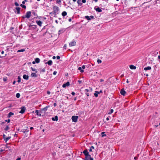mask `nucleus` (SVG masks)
I'll use <instances>...</instances> for the list:
<instances>
[{
    "instance_id": "nucleus-1",
    "label": "nucleus",
    "mask_w": 160,
    "mask_h": 160,
    "mask_svg": "<svg viewBox=\"0 0 160 160\" xmlns=\"http://www.w3.org/2000/svg\"><path fill=\"white\" fill-rule=\"evenodd\" d=\"M83 153L85 156V160H93V159L91 157V155L89 154L87 149L84 150L83 152Z\"/></svg>"
},
{
    "instance_id": "nucleus-2",
    "label": "nucleus",
    "mask_w": 160,
    "mask_h": 160,
    "mask_svg": "<svg viewBox=\"0 0 160 160\" xmlns=\"http://www.w3.org/2000/svg\"><path fill=\"white\" fill-rule=\"evenodd\" d=\"M31 14V11H28L26 12V14L25 16L21 17V18L24 19L25 18H29Z\"/></svg>"
},
{
    "instance_id": "nucleus-3",
    "label": "nucleus",
    "mask_w": 160,
    "mask_h": 160,
    "mask_svg": "<svg viewBox=\"0 0 160 160\" xmlns=\"http://www.w3.org/2000/svg\"><path fill=\"white\" fill-rule=\"evenodd\" d=\"M49 107V106H46L45 107L43 108H41L40 110V112L41 113H45V112L47 111L48 108Z\"/></svg>"
},
{
    "instance_id": "nucleus-4",
    "label": "nucleus",
    "mask_w": 160,
    "mask_h": 160,
    "mask_svg": "<svg viewBox=\"0 0 160 160\" xmlns=\"http://www.w3.org/2000/svg\"><path fill=\"white\" fill-rule=\"evenodd\" d=\"M78 116H73L72 117V121L75 122H77L78 118Z\"/></svg>"
},
{
    "instance_id": "nucleus-5",
    "label": "nucleus",
    "mask_w": 160,
    "mask_h": 160,
    "mask_svg": "<svg viewBox=\"0 0 160 160\" xmlns=\"http://www.w3.org/2000/svg\"><path fill=\"white\" fill-rule=\"evenodd\" d=\"M85 91L86 92L85 93V94L87 96H89V92H91L92 91V88H90V87H89V89H85Z\"/></svg>"
},
{
    "instance_id": "nucleus-6",
    "label": "nucleus",
    "mask_w": 160,
    "mask_h": 160,
    "mask_svg": "<svg viewBox=\"0 0 160 160\" xmlns=\"http://www.w3.org/2000/svg\"><path fill=\"white\" fill-rule=\"evenodd\" d=\"M85 18L88 21H90L91 19H94V17L93 16L91 15L89 16H86L85 17Z\"/></svg>"
},
{
    "instance_id": "nucleus-7",
    "label": "nucleus",
    "mask_w": 160,
    "mask_h": 160,
    "mask_svg": "<svg viewBox=\"0 0 160 160\" xmlns=\"http://www.w3.org/2000/svg\"><path fill=\"white\" fill-rule=\"evenodd\" d=\"M76 43L75 41L74 40H73L70 43H69V46L72 47L75 46Z\"/></svg>"
},
{
    "instance_id": "nucleus-8",
    "label": "nucleus",
    "mask_w": 160,
    "mask_h": 160,
    "mask_svg": "<svg viewBox=\"0 0 160 160\" xmlns=\"http://www.w3.org/2000/svg\"><path fill=\"white\" fill-rule=\"evenodd\" d=\"M59 11V8L58 7L55 6L53 7V12H56L58 14V12Z\"/></svg>"
},
{
    "instance_id": "nucleus-9",
    "label": "nucleus",
    "mask_w": 160,
    "mask_h": 160,
    "mask_svg": "<svg viewBox=\"0 0 160 160\" xmlns=\"http://www.w3.org/2000/svg\"><path fill=\"white\" fill-rule=\"evenodd\" d=\"M26 109V108L24 107H22L21 108V110L19 112L21 114H23L24 113Z\"/></svg>"
},
{
    "instance_id": "nucleus-10",
    "label": "nucleus",
    "mask_w": 160,
    "mask_h": 160,
    "mask_svg": "<svg viewBox=\"0 0 160 160\" xmlns=\"http://www.w3.org/2000/svg\"><path fill=\"white\" fill-rule=\"evenodd\" d=\"M107 5V3H106L105 4L104 3V2H103L101 4H100L99 6L100 7H101L102 9H104V8H105V7Z\"/></svg>"
},
{
    "instance_id": "nucleus-11",
    "label": "nucleus",
    "mask_w": 160,
    "mask_h": 160,
    "mask_svg": "<svg viewBox=\"0 0 160 160\" xmlns=\"http://www.w3.org/2000/svg\"><path fill=\"white\" fill-rule=\"evenodd\" d=\"M120 93L123 96H124L125 95V94L126 93V92L125 91L124 88H122L120 91Z\"/></svg>"
},
{
    "instance_id": "nucleus-12",
    "label": "nucleus",
    "mask_w": 160,
    "mask_h": 160,
    "mask_svg": "<svg viewBox=\"0 0 160 160\" xmlns=\"http://www.w3.org/2000/svg\"><path fill=\"white\" fill-rule=\"evenodd\" d=\"M70 85V83L69 82H67L66 83L63 84L62 87L63 88H65L67 86H68Z\"/></svg>"
},
{
    "instance_id": "nucleus-13",
    "label": "nucleus",
    "mask_w": 160,
    "mask_h": 160,
    "mask_svg": "<svg viewBox=\"0 0 160 160\" xmlns=\"http://www.w3.org/2000/svg\"><path fill=\"white\" fill-rule=\"evenodd\" d=\"M57 14V13L53 11L50 13V14H51L52 16H53L54 17H57L56 16Z\"/></svg>"
},
{
    "instance_id": "nucleus-14",
    "label": "nucleus",
    "mask_w": 160,
    "mask_h": 160,
    "mask_svg": "<svg viewBox=\"0 0 160 160\" xmlns=\"http://www.w3.org/2000/svg\"><path fill=\"white\" fill-rule=\"evenodd\" d=\"M23 78L24 79L28 80L29 79V76L28 75L24 74L23 76Z\"/></svg>"
},
{
    "instance_id": "nucleus-15",
    "label": "nucleus",
    "mask_w": 160,
    "mask_h": 160,
    "mask_svg": "<svg viewBox=\"0 0 160 160\" xmlns=\"http://www.w3.org/2000/svg\"><path fill=\"white\" fill-rule=\"evenodd\" d=\"M15 8L16 10L17 14H20L21 8L19 7H16Z\"/></svg>"
},
{
    "instance_id": "nucleus-16",
    "label": "nucleus",
    "mask_w": 160,
    "mask_h": 160,
    "mask_svg": "<svg viewBox=\"0 0 160 160\" xmlns=\"http://www.w3.org/2000/svg\"><path fill=\"white\" fill-rule=\"evenodd\" d=\"M95 9L96 10V11L98 12H102V10L99 7H97V8H95Z\"/></svg>"
},
{
    "instance_id": "nucleus-17",
    "label": "nucleus",
    "mask_w": 160,
    "mask_h": 160,
    "mask_svg": "<svg viewBox=\"0 0 160 160\" xmlns=\"http://www.w3.org/2000/svg\"><path fill=\"white\" fill-rule=\"evenodd\" d=\"M36 22L37 24L39 26L41 27L42 26V22L41 21H36Z\"/></svg>"
},
{
    "instance_id": "nucleus-18",
    "label": "nucleus",
    "mask_w": 160,
    "mask_h": 160,
    "mask_svg": "<svg viewBox=\"0 0 160 160\" xmlns=\"http://www.w3.org/2000/svg\"><path fill=\"white\" fill-rule=\"evenodd\" d=\"M52 120L53 121H57L58 120V117L57 116H56L54 118H52Z\"/></svg>"
},
{
    "instance_id": "nucleus-19",
    "label": "nucleus",
    "mask_w": 160,
    "mask_h": 160,
    "mask_svg": "<svg viewBox=\"0 0 160 160\" xmlns=\"http://www.w3.org/2000/svg\"><path fill=\"white\" fill-rule=\"evenodd\" d=\"M35 112L36 113L37 115L39 116H41V114L40 112V111L39 112L38 110H36Z\"/></svg>"
},
{
    "instance_id": "nucleus-20",
    "label": "nucleus",
    "mask_w": 160,
    "mask_h": 160,
    "mask_svg": "<svg viewBox=\"0 0 160 160\" xmlns=\"http://www.w3.org/2000/svg\"><path fill=\"white\" fill-rule=\"evenodd\" d=\"M46 64H48L49 65H51L52 64V62L51 60H49L47 62L45 63Z\"/></svg>"
},
{
    "instance_id": "nucleus-21",
    "label": "nucleus",
    "mask_w": 160,
    "mask_h": 160,
    "mask_svg": "<svg viewBox=\"0 0 160 160\" xmlns=\"http://www.w3.org/2000/svg\"><path fill=\"white\" fill-rule=\"evenodd\" d=\"M65 30H66L64 29H63L62 30H59L58 31L59 34H60V33H62L64 32L65 31Z\"/></svg>"
},
{
    "instance_id": "nucleus-22",
    "label": "nucleus",
    "mask_w": 160,
    "mask_h": 160,
    "mask_svg": "<svg viewBox=\"0 0 160 160\" xmlns=\"http://www.w3.org/2000/svg\"><path fill=\"white\" fill-rule=\"evenodd\" d=\"M151 69V67L150 66H148L146 67H145L144 68V70L145 71H147L148 70H150Z\"/></svg>"
},
{
    "instance_id": "nucleus-23",
    "label": "nucleus",
    "mask_w": 160,
    "mask_h": 160,
    "mask_svg": "<svg viewBox=\"0 0 160 160\" xmlns=\"http://www.w3.org/2000/svg\"><path fill=\"white\" fill-rule=\"evenodd\" d=\"M77 2L80 6H81L82 4L81 0H78L77 1Z\"/></svg>"
},
{
    "instance_id": "nucleus-24",
    "label": "nucleus",
    "mask_w": 160,
    "mask_h": 160,
    "mask_svg": "<svg viewBox=\"0 0 160 160\" xmlns=\"http://www.w3.org/2000/svg\"><path fill=\"white\" fill-rule=\"evenodd\" d=\"M13 115L14 113H12V112H10L8 114L7 117L8 118H10L11 116Z\"/></svg>"
},
{
    "instance_id": "nucleus-25",
    "label": "nucleus",
    "mask_w": 160,
    "mask_h": 160,
    "mask_svg": "<svg viewBox=\"0 0 160 160\" xmlns=\"http://www.w3.org/2000/svg\"><path fill=\"white\" fill-rule=\"evenodd\" d=\"M129 67L131 69H135L136 68V66L132 65H131Z\"/></svg>"
},
{
    "instance_id": "nucleus-26",
    "label": "nucleus",
    "mask_w": 160,
    "mask_h": 160,
    "mask_svg": "<svg viewBox=\"0 0 160 160\" xmlns=\"http://www.w3.org/2000/svg\"><path fill=\"white\" fill-rule=\"evenodd\" d=\"M62 15L64 17L67 15V12L66 11H63L62 12Z\"/></svg>"
},
{
    "instance_id": "nucleus-27",
    "label": "nucleus",
    "mask_w": 160,
    "mask_h": 160,
    "mask_svg": "<svg viewBox=\"0 0 160 160\" xmlns=\"http://www.w3.org/2000/svg\"><path fill=\"white\" fill-rule=\"evenodd\" d=\"M35 62L37 63H39V62H40V59L38 58H35Z\"/></svg>"
},
{
    "instance_id": "nucleus-28",
    "label": "nucleus",
    "mask_w": 160,
    "mask_h": 160,
    "mask_svg": "<svg viewBox=\"0 0 160 160\" xmlns=\"http://www.w3.org/2000/svg\"><path fill=\"white\" fill-rule=\"evenodd\" d=\"M31 76L32 77H37V75L35 73L32 72L31 74Z\"/></svg>"
},
{
    "instance_id": "nucleus-29",
    "label": "nucleus",
    "mask_w": 160,
    "mask_h": 160,
    "mask_svg": "<svg viewBox=\"0 0 160 160\" xmlns=\"http://www.w3.org/2000/svg\"><path fill=\"white\" fill-rule=\"evenodd\" d=\"M11 138V137H8L7 138H6L5 139H4V140L5 141V142H6L8 140L10 139Z\"/></svg>"
},
{
    "instance_id": "nucleus-30",
    "label": "nucleus",
    "mask_w": 160,
    "mask_h": 160,
    "mask_svg": "<svg viewBox=\"0 0 160 160\" xmlns=\"http://www.w3.org/2000/svg\"><path fill=\"white\" fill-rule=\"evenodd\" d=\"M21 131L24 133H25L26 132H28L29 131V130L27 129H22V130Z\"/></svg>"
},
{
    "instance_id": "nucleus-31",
    "label": "nucleus",
    "mask_w": 160,
    "mask_h": 160,
    "mask_svg": "<svg viewBox=\"0 0 160 160\" xmlns=\"http://www.w3.org/2000/svg\"><path fill=\"white\" fill-rule=\"evenodd\" d=\"M29 27H32V28L35 29L37 28V25H30Z\"/></svg>"
},
{
    "instance_id": "nucleus-32",
    "label": "nucleus",
    "mask_w": 160,
    "mask_h": 160,
    "mask_svg": "<svg viewBox=\"0 0 160 160\" xmlns=\"http://www.w3.org/2000/svg\"><path fill=\"white\" fill-rule=\"evenodd\" d=\"M10 127H9L8 126H7L4 129V130L5 131H8L9 129H10Z\"/></svg>"
},
{
    "instance_id": "nucleus-33",
    "label": "nucleus",
    "mask_w": 160,
    "mask_h": 160,
    "mask_svg": "<svg viewBox=\"0 0 160 160\" xmlns=\"http://www.w3.org/2000/svg\"><path fill=\"white\" fill-rule=\"evenodd\" d=\"M18 80L17 82L18 83L20 82H21V78L20 77V76H18Z\"/></svg>"
},
{
    "instance_id": "nucleus-34",
    "label": "nucleus",
    "mask_w": 160,
    "mask_h": 160,
    "mask_svg": "<svg viewBox=\"0 0 160 160\" xmlns=\"http://www.w3.org/2000/svg\"><path fill=\"white\" fill-rule=\"evenodd\" d=\"M31 70H32V71H35V72L36 73H37V72L38 71H37V70H36V69H35V68H33L32 67H31Z\"/></svg>"
},
{
    "instance_id": "nucleus-35",
    "label": "nucleus",
    "mask_w": 160,
    "mask_h": 160,
    "mask_svg": "<svg viewBox=\"0 0 160 160\" xmlns=\"http://www.w3.org/2000/svg\"><path fill=\"white\" fill-rule=\"evenodd\" d=\"M105 132H102L101 133L102 137H104V136H106V135L105 134Z\"/></svg>"
},
{
    "instance_id": "nucleus-36",
    "label": "nucleus",
    "mask_w": 160,
    "mask_h": 160,
    "mask_svg": "<svg viewBox=\"0 0 160 160\" xmlns=\"http://www.w3.org/2000/svg\"><path fill=\"white\" fill-rule=\"evenodd\" d=\"M25 51V49H21L20 50H19L18 51V52H23Z\"/></svg>"
},
{
    "instance_id": "nucleus-37",
    "label": "nucleus",
    "mask_w": 160,
    "mask_h": 160,
    "mask_svg": "<svg viewBox=\"0 0 160 160\" xmlns=\"http://www.w3.org/2000/svg\"><path fill=\"white\" fill-rule=\"evenodd\" d=\"M20 96V94L19 93H17L16 94V97L18 98H19Z\"/></svg>"
},
{
    "instance_id": "nucleus-38",
    "label": "nucleus",
    "mask_w": 160,
    "mask_h": 160,
    "mask_svg": "<svg viewBox=\"0 0 160 160\" xmlns=\"http://www.w3.org/2000/svg\"><path fill=\"white\" fill-rule=\"evenodd\" d=\"M95 92L98 93V94H99L100 93H102V90H100V91L99 92L98 91H95Z\"/></svg>"
},
{
    "instance_id": "nucleus-39",
    "label": "nucleus",
    "mask_w": 160,
    "mask_h": 160,
    "mask_svg": "<svg viewBox=\"0 0 160 160\" xmlns=\"http://www.w3.org/2000/svg\"><path fill=\"white\" fill-rule=\"evenodd\" d=\"M20 6L22 7L23 8H24V9H26V8L25 5H22V4H21L20 5Z\"/></svg>"
},
{
    "instance_id": "nucleus-40",
    "label": "nucleus",
    "mask_w": 160,
    "mask_h": 160,
    "mask_svg": "<svg viewBox=\"0 0 160 160\" xmlns=\"http://www.w3.org/2000/svg\"><path fill=\"white\" fill-rule=\"evenodd\" d=\"M113 112V110L112 109H111L110 110V112H108V114H110Z\"/></svg>"
},
{
    "instance_id": "nucleus-41",
    "label": "nucleus",
    "mask_w": 160,
    "mask_h": 160,
    "mask_svg": "<svg viewBox=\"0 0 160 160\" xmlns=\"http://www.w3.org/2000/svg\"><path fill=\"white\" fill-rule=\"evenodd\" d=\"M56 2L57 3L60 4L61 3V0H57Z\"/></svg>"
},
{
    "instance_id": "nucleus-42",
    "label": "nucleus",
    "mask_w": 160,
    "mask_h": 160,
    "mask_svg": "<svg viewBox=\"0 0 160 160\" xmlns=\"http://www.w3.org/2000/svg\"><path fill=\"white\" fill-rule=\"evenodd\" d=\"M97 62L99 64V63H101L102 62V61L101 60H100V59H98L97 61Z\"/></svg>"
},
{
    "instance_id": "nucleus-43",
    "label": "nucleus",
    "mask_w": 160,
    "mask_h": 160,
    "mask_svg": "<svg viewBox=\"0 0 160 160\" xmlns=\"http://www.w3.org/2000/svg\"><path fill=\"white\" fill-rule=\"evenodd\" d=\"M94 95L95 97H97L98 96V93L97 92H95V93H94Z\"/></svg>"
},
{
    "instance_id": "nucleus-44",
    "label": "nucleus",
    "mask_w": 160,
    "mask_h": 160,
    "mask_svg": "<svg viewBox=\"0 0 160 160\" xmlns=\"http://www.w3.org/2000/svg\"><path fill=\"white\" fill-rule=\"evenodd\" d=\"M14 4L16 6H19L18 3L17 2H15Z\"/></svg>"
},
{
    "instance_id": "nucleus-45",
    "label": "nucleus",
    "mask_w": 160,
    "mask_h": 160,
    "mask_svg": "<svg viewBox=\"0 0 160 160\" xmlns=\"http://www.w3.org/2000/svg\"><path fill=\"white\" fill-rule=\"evenodd\" d=\"M5 151V149H2L1 148L0 150V152H4Z\"/></svg>"
},
{
    "instance_id": "nucleus-46",
    "label": "nucleus",
    "mask_w": 160,
    "mask_h": 160,
    "mask_svg": "<svg viewBox=\"0 0 160 160\" xmlns=\"http://www.w3.org/2000/svg\"><path fill=\"white\" fill-rule=\"evenodd\" d=\"M155 3L154 4H156L157 3H159L158 2H160V1H159V0H155Z\"/></svg>"
},
{
    "instance_id": "nucleus-47",
    "label": "nucleus",
    "mask_w": 160,
    "mask_h": 160,
    "mask_svg": "<svg viewBox=\"0 0 160 160\" xmlns=\"http://www.w3.org/2000/svg\"><path fill=\"white\" fill-rule=\"evenodd\" d=\"M32 14L35 16H37V14L34 11L32 12Z\"/></svg>"
},
{
    "instance_id": "nucleus-48",
    "label": "nucleus",
    "mask_w": 160,
    "mask_h": 160,
    "mask_svg": "<svg viewBox=\"0 0 160 160\" xmlns=\"http://www.w3.org/2000/svg\"><path fill=\"white\" fill-rule=\"evenodd\" d=\"M3 80L5 82L7 80V77H4L3 78Z\"/></svg>"
},
{
    "instance_id": "nucleus-49",
    "label": "nucleus",
    "mask_w": 160,
    "mask_h": 160,
    "mask_svg": "<svg viewBox=\"0 0 160 160\" xmlns=\"http://www.w3.org/2000/svg\"><path fill=\"white\" fill-rule=\"evenodd\" d=\"M41 72H45V68H43L41 70Z\"/></svg>"
},
{
    "instance_id": "nucleus-50",
    "label": "nucleus",
    "mask_w": 160,
    "mask_h": 160,
    "mask_svg": "<svg viewBox=\"0 0 160 160\" xmlns=\"http://www.w3.org/2000/svg\"><path fill=\"white\" fill-rule=\"evenodd\" d=\"M8 143H7L6 145H5L6 148H9L10 146H8Z\"/></svg>"
},
{
    "instance_id": "nucleus-51",
    "label": "nucleus",
    "mask_w": 160,
    "mask_h": 160,
    "mask_svg": "<svg viewBox=\"0 0 160 160\" xmlns=\"http://www.w3.org/2000/svg\"><path fill=\"white\" fill-rule=\"evenodd\" d=\"M5 122H7L8 123H9L10 122V119H8V120H6L5 121Z\"/></svg>"
},
{
    "instance_id": "nucleus-52",
    "label": "nucleus",
    "mask_w": 160,
    "mask_h": 160,
    "mask_svg": "<svg viewBox=\"0 0 160 160\" xmlns=\"http://www.w3.org/2000/svg\"><path fill=\"white\" fill-rule=\"evenodd\" d=\"M57 73V72L56 71H54L53 72V74L54 75H56V74Z\"/></svg>"
},
{
    "instance_id": "nucleus-53",
    "label": "nucleus",
    "mask_w": 160,
    "mask_h": 160,
    "mask_svg": "<svg viewBox=\"0 0 160 160\" xmlns=\"http://www.w3.org/2000/svg\"><path fill=\"white\" fill-rule=\"evenodd\" d=\"M66 47H67V45L66 44H65L64 46H63V48H64L65 49H66Z\"/></svg>"
},
{
    "instance_id": "nucleus-54",
    "label": "nucleus",
    "mask_w": 160,
    "mask_h": 160,
    "mask_svg": "<svg viewBox=\"0 0 160 160\" xmlns=\"http://www.w3.org/2000/svg\"><path fill=\"white\" fill-rule=\"evenodd\" d=\"M3 139H5L6 138V135L3 134Z\"/></svg>"
},
{
    "instance_id": "nucleus-55",
    "label": "nucleus",
    "mask_w": 160,
    "mask_h": 160,
    "mask_svg": "<svg viewBox=\"0 0 160 160\" xmlns=\"http://www.w3.org/2000/svg\"><path fill=\"white\" fill-rule=\"evenodd\" d=\"M71 94H72V95L74 96L75 95V93L74 92H72Z\"/></svg>"
},
{
    "instance_id": "nucleus-56",
    "label": "nucleus",
    "mask_w": 160,
    "mask_h": 160,
    "mask_svg": "<svg viewBox=\"0 0 160 160\" xmlns=\"http://www.w3.org/2000/svg\"><path fill=\"white\" fill-rule=\"evenodd\" d=\"M78 83H79V84H80L81 83H82V81H81V80H78Z\"/></svg>"
},
{
    "instance_id": "nucleus-57",
    "label": "nucleus",
    "mask_w": 160,
    "mask_h": 160,
    "mask_svg": "<svg viewBox=\"0 0 160 160\" xmlns=\"http://www.w3.org/2000/svg\"><path fill=\"white\" fill-rule=\"evenodd\" d=\"M82 2L83 3H85L86 2V0H82Z\"/></svg>"
},
{
    "instance_id": "nucleus-58",
    "label": "nucleus",
    "mask_w": 160,
    "mask_h": 160,
    "mask_svg": "<svg viewBox=\"0 0 160 160\" xmlns=\"http://www.w3.org/2000/svg\"><path fill=\"white\" fill-rule=\"evenodd\" d=\"M56 58H57V59H59L60 58V57L59 56H57Z\"/></svg>"
},
{
    "instance_id": "nucleus-59",
    "label": "nucleus",
    "mask_w": 160,
    "mask_h": 160,
    "mask_svg": "<svg viewBox=\"0 0 160 160\" xmlns=\"http://www.w3.org/2000/svg\"><path fill=\"white\" fill-rule=\"evenodd\" d=\"M85 68V65H83L82 67V68L83 69H84Z\"/></svg>"
},
{
    "instance_id": "nucleus-60",
    "label": "nucleus",
    "mask_w": 160,
    "mask_h": 160,
    "mask_svg": "<svg viewBox=\"0 0 160 160\" xmlns=\"http://www.w3.org/2000/svg\"><path fill=\"white\" fill-rule=\"evenodd\" d=\"M91 149H94V147L93 146H91L90 148Z\"/></svg>"
},
{
    "instance_id": "nucleus-61",
    "label": "nucleus",
    "mask_w": 160,
    "mask_h": 160,
    "mask_svg": "<svg viewBox=\"0 0 160 160\" xmlns=\"http://www.w3.org/2000/svg\"><path fill=\"white\" fill-rule=\"evenodd\" d=\"M47 94L48 95L50 94V92L48 91H47Z\"/></svg>"
},
{
    "instance_id": "nucleus-62",
    "label": "nucleus",
    "mask_w": 160,
    "mask_h": 160,
    "mask_svg": "<svg viewBox=\"0 0 160 160\" xmlns=\"http://www.w3.org/2000/svg\"><path fill=\"white\" fill-rule=\"evenodd\" d=\"M138 158V157H137V156H136V157H135L134 158V159H135V160H137Z\"/></svg>"
},
{
    "instance_id": "nucleus-63",
    "label": "nucleus",
    "mask_w": 160,
    "mask_h": 160,
    "mask_svg": "<svg viewBox=\"0 0 160 160\" xmlns=\"http://www.w3.org/2000/svg\"><path fill=\"white\" fill-rule=\"evenodd\" d=\"M159 126L158 125H155L154 126V127L156 128Z\"/></svg>"
},
{
    "instance_id": "nucleus-64",
    "label": "nucleus",
    "mask_w": 160,
    "mask_h": 160,
    "mask_svg": "<svg viewBox=\"0 0 160 160\" xmlns=\"http://www.w3.org/2000/svg\"><path fill=\"white\" fill-rule=\"evenodd\" d=\"M104 81V80L103 79H101L100 80V81L101 82H102Z\"/></svg>"
}]
</instances>
